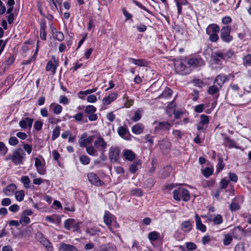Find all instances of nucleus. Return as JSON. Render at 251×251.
<instances>
[{
	"label": "nucleus",
	"mask_w": 251,
	"mask_h": 251,
	"mask_svg": "<svg viewBox=\"0 0 251 251\" xmlns=\"http://www.w3.org/2000/svg\"><path fill=\"white\" fill-rule=\"evenodd\" d=\"M186 58L176 60L175 61V71L177 74L181 75H186L190 74L192 69L190 67L187 66Z\"/></svg>",
	"instance_id": "1"
},
{
	"label": "nucleus",
	"mask_w": 251,
	"mask_h": 251,
	"mask_svg": "<svg viewBox=\"0 0 251 251\" xmlns=\"http://www.w3.org/2000/svg\"><path fill=\"white\" fill-rule=\"evenodd\" d=\"M174 199L177 201H180L181 199L184 201H188L190 199L189 191L183 188L179 187L173 191Z\"/></svg>",
	"instance_id": "2"
},
{
	"label": "nucleus",
	"mask_w": 251,
	"mask_h": 251,
	"mask_svg": "<svg viewBox=\"0 0 251 251\" xmlns=\"http://www.w3.org/2000/svg\"><path fill=\"white\" fill-rule=\"evenodd\" d=\"M25 155V153L23 149L18 148L13 151L12 155L9 159L12 161L15 165H21L23 163V160Z\"/></svg>",
	"instance_id": "3"
},
{
	"label": "nucleus",
	"mask_w": 251,
	"mask_h": 251,
	"mask_svg": "<svg viewBox=\"0 0 251 251\" xmlns=\"http://www.w3.org/2000/svg\"><path fill=\"white\" fill-rule=\"evenodd\" d=\"M220 37L222 40L226 43H229L233 40L232 36L230 35L231 27L228 25L223 26L220 30Z\"/></svg>",
	"instance_id": "4"
},
{
	"label": "nucleus",
	"mask_w": 251,
	"mask_h": 251,
	"mask_svg": "<svg viewBox=\"0 0 251 251\" xmlns=\"http://www.w3.org/2000/svg\"><path fill=\"white\" fill-rule=\"evenodd\" d=\"M154 125H155L154 128L155 133L168 131L172 126V125L168 122H155Z\"/></svg>",
	"instance_id": "5"
},
{
	"label": "nucleus",
	"mask_w": 251,
	"mask_h": 251,
	"mask_svg": "<svg viewBox=\"0 0 251 251\" xmlns=\"http://www.w3.org/2000/svg\"><path fill=\"white\" fill-rule=\"evenodd\" d=\"M120 149L117 147H111L109 149V158L111 162L113 163L118 162L120 156Z\"/></svg>",
	"instance_id": "6"
},
{
	"label": "nucleus",
	"mask_w": 251,
	"mask_h": 251,
	"mask_svg": "<svg viewBox=\"0 0 251 251\" xmlns=\"http://www.w3.org/2000/svg\"><path fill=\"white\" fill-rule=\"evenodd\" d=\"M87 177L90 183L97 186H101L104 182L101 180L99 177L94 173H90L87 174Z\"/></svg>",
	"instance_id": "7"
},
{
	"label": "nucleus",
	"mask_w": 251,
	"mask_h": 251,
	"mask_svg": "<svg viewBox=\"0 0 251 251\" xmlns=\"http://www.w3.org/2000/svg\"><path fill=\"white\" fill-rule=\"evenodd\" d=\"M96 110V108L92 105H89L86 107L85 112L88 115L89 121H95L97 120V115L95 113Z\"/></svg>",
	"instance_id": "8"
},
{
	"label": "nucleus",
	"mask_w": 251,
	"mask_h": 251,
	"mask_svg": "<svg viewBox=\"0 0 251 251\" xmlns=\"http://www.w3.org/2000/svg\"><path fill=\"white\" fill-rule=\"evenodd\" d=\"M36 237L42 244L49 251H51L52 246L51 243L44 236V234L40 232L36 234Z\"/></svg>",
	"instance_id": "9"
},
{
	"label": "nucleus",
	"mask_w": 251,
	"mask_h": 251,
	"mask_svg": "<svg viewBox=\"0 0 251 251\" xmlns=\"http://www.w3.org/2000/svg\"><path fill=\"white\" fill-rule=\"evenodd\" d=\"M186 62L189 67L191 68V66L193 67H197L198 66H201L204 65V60L201 58H190L186 59Z\"/></svg>",
	"instance_id": "10"
},
{
	"label": "nucleus",
	"mask_w": 251,
	"mask_h": 251,
	"mask_svg": "<svg viewBox=\"0 0 251 251\" xmlns=\"http://www.w3.org/2000/svg\"><path fill=\"white\" fill-rule=\"evenodd\" d=\"M159 146L163 154H167L170 151L171 143L169 140H162L160 141Z\"/></svg>",
	"instance_id": "11"
},
{
	"label": "nucleus",
	"mask_w": 251,
	"mask_h": 251,
	"mask_svg": "<svg viewBox=\"0 0 251 251\" xmlns=\"http://www.w3.org/2000/svg\"><path fill=\"white\" fill-rule=\"evenodd\" d=\"M232 235L236 239H242L245 237L244 229L240 226L235 227L232 230Z\"/></svg>",
	"instance_id": "12"
},
{
	"label": "nucleus",
	"mask_w": 251,
	"mask_h": 251,
	"mask_svg": "<svg viewBox=\"0 0 251 251\" xmlns=\"http://www.w3.org/2000/svg\"><path fill=\"white\" fill-rule=\"evenodd\" d=\"M228 79L229 78H227L225 75L221 74L216 77L214 81V84L221 88L225 81Z\"/></svg>",
	"instance_id": "13"
},
{
	"label": "nucleus",
	"mask_w": 251,
	"mask_h": 251,
	"mask_svg": "<svg viewBox=\"0 0 251 251\" xmlns=\"http://www.w3.org/2000/svg\"><path fill=\"white\" fill-rule=\"evenodd\" d=\"M33 120L30 118H25V119L21 120L19 122L20 126L24 129H25L28 126L31 128L32 125Z\"/></svg>",
	"instance_id": "14"
},
{
	"label": "nucleus",
	"mask_w": 251,
	"mask_h": 251,
	"mask_svg": "<svg viewBox=\"0 0 251 251\" xmlns=\"http://www.w3.org/2000/svg\"><path fill=\"white\" fill-rule=\"evenodd\" d=\"M111 216L112 215L109 212H105L103 217V221L104 223L107 226L108 228L113 232V229L111 226L112 223Z\"/></svg>",
	"instance_id": "15"
},
{
	"label": "nucleus",
	"mask_w": 251,
	"mask_h": 251,
	"mask_svg": "<svg viewBox=\"0 0 251 251\" xmlns=\"http://www.w3.org/2000/svg\"><path fill=\"white\" fill-rule=\"evenodd\" d=\"M117 94L116 93H111L107 97H104L102 100V103L104 105H107L111 102L113 101L117 98Z\"/></svg>",
	"instance_id": "16"
},
{
	"label": "nucleus",
	"mask_w": 251,
	"mask_h": 251,
	"mask_svg": "<svg viewBox=\"0 0 251 251\" xmlns=\"http://www.w3.org/2000/svg\"><path fill=\"white\" fill-rule=\"evenodd\" d=\"M195 219L197 229L202 232H205L206 230V227L204 224L202 223L200 217L197 214L195 215Z\"/></svg>",
	"instance_id": "17"
},
{
	"label": "nucleus",
	"mask_w": 251,
	"mask_h": 251,
	"mask_svg": "<svg viewBox=\"0 0 251 251\" xmlns=\"http://www.w3.org/2000/svg\"><path fill=\"white\" fill-rule=\"evenodd\" d=\"M123 155L125 159L129 161H132L135 158V154L129 150H124L123 151Z\"/></svg>",
	"instance_id": "18"
},
{
	"label": "nucleus",
	"mask_w": 251,
	"mask_h": 251,
	"mask_svg": "<svg viewBox=\"0 0 251 251\" xmlns=\"http://www.w3.org/2000/svg\"><path fill=\"white\" fill-rule=\"evenodd\" d=\"M220 27L218 25L212 24L209 25L206 29V34L219 33L220 31Z\"/></svg>",
	"instance_id": "19"
},
{
	"label": "nucleus",
	"mask_w": 251,
	"mask_h": 251,
	"mask_svg": "<svg viewBox=\"0 0 251 251\" xmlns=\"http://www.w3.org/2000/svg\"><path fill=\"white\" fill-rule=\"evenodd\" d=\"M94 144L96 148H99L100 147V149L102 150H104L106 148L107 145L106 143L101 137H98L97 139L95 141Z\"/></svg>",
	"instance_id": "20"
},
{
	"label": "nucleus",
	"mask_w": 251,
	"mask_h": 251,
	"mask_svg": "<svg viewBox=\"0 0 251 251\" xmlns=\"http://www.w3.org/2000/svg\"><path fill=\"white\" fill-rule=\"evenodd\" d=\"M16 189V185L14 184H11L3 190V192L5 195L10 196L13 195Z\"/></svg>",
	"instance_id": "21"
},
{
	"label": "nucleus",
	"mask_w": 251,
	"mask_h": 251,
	"mask_svg": "<svg viewBox=\"0 0 251 251\" xmlns=\"http://www.w3.org/2000/svg\"><path fill=\"white\" fill-rule=\"evenodd\" d=\"M46 23L45 21H42L40 24V37L41 39L43 40H46L47 37V33H46Z\"/></svg>",
	"instance_id": "22"
},
{
	"label": "nucleus",
	"mask_w": 251,
	"mask_h": 251,
	"mask_svg": "<svg viewBox=\"0 0 251 251\" xmlns=\"http://www.w3.org/2000/svg\"><path fill=\"white\" fill-rule=\"evenodd\" d=\"M211 58L216 64H218L221 59L223 60L224 59L223 52L219 51L215 52L212 55Z\"/></svg>",
	"instance_id": "23"
},
{
	"label": "nucleus",
	"mask_w": 251,
	"mask_h": 251,
	"mask_svg": "<svg viewBox=\"0 0 251 251\" xmlns=\"http://www.w3.org/2000/svg\"><path fill=\"white\" fill-rule=\"evenodd\" d=\"M60 250L62 251H77V250L75 246L64 243L61 244Z\"/></svg>",
	"instance_id": "24"
},
{
	"label": "nucleus",
	"mask_w": 251,
	"mask_h": 251,
	"mask_svg": "<svg viewBox=\"0 0 251 251\" xmlns=\"http://www.w3.org/2000/svg\"><path fill=\"white\" fill-rule=\"evenodd\" d=\"M172 171V168L170 166L164 167L159 173L160 177L161 178H165L170 175Z\"/></svg>",
	"instance_id": "25"
},
{
	"label": "nucleus",
	"mask_w": 251,
	"mask_h": 251,
	"mask_svg": "<svg viewBox=\"0 0 251 251\" xmlns=\"http://www.w3.org/2000/svg\"><path fill=\"white\" fill-rule=\"evenodd\" d=\"M141 166V161L139 160L132 163L129 167V171L132 174H134Z\"/></svg>",
	"instance_id": "26"
},
{
	"label": "nucleus",
	"mask_w": 251,
	"mask_h": 251,
	"mask_svg": "<svg viewBox=\"0 0 251 251\" xmlns=\"http://www.w3.org/2000/svg\"><path fill=\"white\" fill-rule=\"evenodd\" d=\"M130 61L134 64L135 65H138L140 67L146 66L148 64L147 62L143 59H136L132 58H129Z\"/></svg>",
	"instance_id": "27"
},
{
	"label": "nucleus",
	"mask_w": 251,
	"mask_h": 251,
	"mask_svg": "<svg viewBox=\"0 0 251 251\" xmlns=\"http://www.w3.org/2000/svg\"><path fill=\"white\" fill-rule=\"evenodd\" d=\"M15 58L13 55H11L10 57L2 63V65L4 67V69H8L15 61Z\"/></svg>",
	"instance_id": "28"
},
{
	"label": "nucleus",
	"mask_w": 251,
	"mask_h": 251,
	"mask_svg": "<svg viewBox=\"0 0 251 251\" xmlns=\"http://www.w3.org/2000/svg\"><path fill=\"white\" fill-rule=\"evenodd\" d=\"M144 130V126L142 124H138L132 127V131L136 134H141Z\"/></svg>",
	"instance_id": "29"
},
{
	"label": "nucleus",
	"mask_w": 251,
	"mask_h": 251,
	"mask_svg": "<svg viewBox=\"0 0 251 251\" xmlns=\"http://www.w3.org/2000/svg\"><path fill=\"white\" fill-rule=\"evenodd\" d=\"M224 144L226 146H227L229 148L236 147V142L233 140L226 136L224 138Z\"/></svg>",
	"instance_id": "30"
},
{
	"label": "nucleus",
	"mask_w": 251,
	"mask_h": 251,
	"mask_svg": "<svg viewBox=\"0 0 251 251\" xmlns=\"http://www.w3.org/2000/svg\"><path fill=\"white\" fill-rule=\"evenodd\" d=\"M181 226L182 229L185 232H189L192 229V225L189 220L182 222Z\"/></svg>",
	"instance_id": "31"
},
{
	"label": "nucleus",
	"mask_w": 251,
	"mask_h": 251,
	"mask_svg": "<svg viewBox=\"0 0 251 251\" xmlns=\"http://www.w3.org/2000/svg\"><path fill=\"white\" fill-rule=\"evenodd\" d=\"M57 66L54 64L51 61H49L46 67L47 71H51L53 74L56 72Z\"/></svg>",
	"instance_id": "32"
},
{
	"label": "nucleus",
	"mask_w": 251,
	"mask_h": 251,
	"mask_svg": "<svg viewBox=\"0 0 251 251\" xmlns=\"http://www.w3.org/2000/svg\"><path fill=\"white\" fill-rule=\"evenodd\" d=\"M21 182L23 183L26 189L30 187V180L28 176H25L21 177Z\"/></svg>",
	"instance_id": "33"
},
{
	"label": "nucleus",
	"mask_w": 251,
	"mask_h": 251,
	"mask_svg": "<svg viewBox=\"0 0 251 251\" xmlns=\"http://www.w3.org/2000/svg\"><path fill=\"white\" fill-rule=\"evenodd\" d=\"M100 251H117V250L114 245H102L100 248Z\"/></svg>",
	"instance_id": "34"
},
{
	"label": "nucleus",
	"mask_w": 251,
	"mask_h": 251,
	"mask_svg": "<svg viewBox=\"0 0 251 251\" xmlns=\"http://www.w3.org/2000/svg\"><path fill=\"white\" fill-rule=\"evenodd\" d=\"M92 139V137L89 136L88 138L80 141L79 143V146L82 148L86 147L87 145L91 144Z\"/></svg>",
	"instance_id": "35"
},
{
	"label": "nucleus",
	"mask_w": 251,
	"mask_h": 251,
	"mask_svg": "<svg viewBox=\"0 0 251 251\" xmlns=\"http://www.w3.org/2000/svg\"><path fill=\"white\" fill-rule=\"evenodd\" d=\"M35 166L36 167L37 171L40 174H43L44 173V171L41 170V168H42V162L41 160L37 157L35 158Z\"/></svg>",
	"instance_id": "36"
},
{
	"label": "nucleus",
	"mask_w": 251,
	"mask_h": 251,
	"mask_svg": "<svg viewBox=\"0 0 251 251\" xmlns=\"http://www.w3.org/2000/svg\"><path fill=\"white\" fill-rule=\"evenodd\" d=\"M220 89L221 88L219 87L214 84L213 85L209 87L208 89V93L210 95H213L218 93Z\"/></svg>",
	"instance_id": "37"
},
{
	"label": "nucleus",
	"mask_w": 251,
	"mask_h": 251,
	"mask_svg": "<svg viewBox=\"0 0 251 251\" xmlns=\"http://www.w3.org/2000/svg\"><path fill=\"white\" fill-rule=\"evenodd\" d=\"M60 128H61L59 126H57L53 129L52 134V136H51V139L52 140H54L58 137H59V136L60 135Z\"/></svg>",
	"instance_id": "38"
},
{
	"label": "nucleus",
	"mask_w": 251,
	"mask_h": 251,
	"mask_svg": "<svg viewBox=\"0 0 251 251\" xmlns=\"http://www.w3.org/2000/svg\"><path fill=\"white\" fill-rule=\"evenodd\" d=\"M75 223V220L74 219H67L64 223V227L68 230H70L71 227L73 226Z\"/></svg>",
	"instance_id": "39"
},
{
	"label": "nucleus",
	"mask_w": 251,
	"mask_h": 251,
	"mask_svg": "<svg viewBox=\"0 0 251 251\" xmlns=\"http://www.w3.org/2000/svg\"><path fill=\"white\" fill-rule=\"evenodd\" d=\"M160 236V234L157 231H154L151 232L148 235V238L151 241H156L158 237Z\"/></svg>",
	"instance_id": "40"
},
{
	"label": "nucleus",
	"mask_w": 251,
	"mask_h": 251,
	"mask_svg": "<svg viewBox=\"0 0 251 251\" xmlns=\"http://www.w3.org/2000/svg\"><path fill=\"white\" fill-rule=\"evenodd\" d=\"M128 129L127 127L126 126H120L118 128V133L120 136L121 137H124L125 135L127 134L128 132Z\"/></svg>",
	"instance_id": "41"
},
{
	"label": "nucleus",
	"mask_w": 251,
	"mask_h": 251,
	"mask_svg": "<svg viewBox=\"0 0 251 251\" xmlns=\"http://www.w3.org/2000/svg\"><path fill=\"white\" fill-rule=\"evenodd\" d=\"M243 63L244 66H251V54H248L245 56L243 59Z\"/></svg>",
	"instance_id": "42"
},
{
	"label": "nucleus",
	"mask_w": 251,
	"mask_h": 251,
	"mask_svg": "<svg viewBox=\"0 0 251 251\" xmlns=\"http://www.w3.org/2000/svg\"><path fill=\"white\" fill-rule=\"evenodd\" d=\"M30 222V220L29 217L27 216H25V215H23L22 214L21 217L20 218L19 222L20 224L23 225V226H26Z\"/></svg>",
	"instance_id": "43"
},
{
	"label": "nucleus",
	"mask_w": 251,
	"mask_h": 251,
	"mask_svg": "<svg viewBox=\"0 0 251 251\" xmlns=\"http://www.w3.org/2000/svg\"><path fill=\"white\" fill-rule=\"evenodd\" d=\"M86 232L91 236H95L100 232V229L98 228L91 227L87 229Z\"/></svg>",
	"instance_id": "44"
},
{
	"label": "nucleus",
	"mask_w": 251,
	"mask_h": 251,
	"mask_svg": "<svg viewBox=\"0 0 251 251\" xmlns=\"http://www.w3.org/2000/svg\"><path fill=\"white\" fill-rule=\"evenodd\" d=\"M173 91L169 88H166L162 93L159 96V98L169 97L172 95Z\"/></svg>",
	"instance_id": "45"
},
{
	"label": "nucleus",
	"mask_w": 251,
	"mask_h": 251,
	"mask_svg": "<svg viewBox=\"0 0 251 251\" xmlns=\"http://www.w3.org/2000/svg\"><path fill=\"white\" fill-rule=\"evenodd\" d=\"M232 240V236L229 234H226L224 236L223 244L225 246H228L231 243Z\"/></svg>",
	"instance_id": "46"
},
{
	"label": "nucleus",
	"mask_w": 251,
	"mask_h": 251,
	"mask_svg": "<svg viewBox=\"0 0 251 251\" xmlns=\"http://www.w3.org/2000/svg\"><path fill=\"white\" fill-rule=\"evenodd\" d=\"M15 195L16 200L21 201L24 200L25 197L24 192L23 190L17 191L15 193Z\"/></svg>",
	"instance_id": "47"
},
{
	"label": "nucleus",
	"mask_w": 251,
	"mask_h": 251,
	"mask_svg": "<svg viewBox=\"0 0 251 251\" xmlns=\"http://www.w3.org/2000/svg\"><path fill=\"white\" fill-rule=\"evenodd\" d=\"M130 194L131 196H141L143 195V192L141 189H133L130 190Z\"/></svg>",
	"instance_id": "48"
},
{
	"label": "nucleus",
	"mask_w": 251,
	"mask_h": 251,
	"mask_svg": "<svg viewBox=\"0 0 251 251\" xmlns=\"http://www.w3.org/2000/svg\"><path fill=\"white\" fill-rule=\"evenodd\" d=\"M86 152L88 154L92 156L97 155V151L95 150L94 147L92 146H90L86 147Z\"/></svg>",
	"instance_id": "49"
},
{
	"label": "nucleus",
	"mask_w": 251,
	"mask_h": 251,
	"mask_svg": "<svg viewBox=\"0 0 251 251\" xmlns=\"http://www.w3.org/2000/svg\"><path fill=\"white\" fill-rule=\"evenodd\" d=\"M79 161L83 165H88L90 163V159L87 155H82L80 157Z\"/></svg>",
	"instance_id": "50"
},
{
	"label": "nucleus",
	"mask_w": 251,
	"mask_h": 251,
	"mask_svg": "<svg viewBox=\"0 0 251 251\" xmlns=\"http://www.w3.org/2000/svg\"><path fill=\"white\" fill-rule=\"evenodd\" d=\"M46 220L50 223H55V219L60 220V217L59 216L56 215H53L52 216H47L45 218Z\"/></svg>",
	"instance_id": "51"
},
{
	"label": "nucleus",
	"mask_w": 251,
	"mask_h": 251,
	"mask_svg": "<svg viewBox=\"0 0 251 251\" xmlns=\"http://www.w3.org/2000/svg\"><path fill=\"white\" fill-rule=\"evenodd\" d=\"M213 170L209 167H206L202 171V174L203 176L206 177H208L211 176L213 174Z\"/></svg>",
	"instance_id": "52"
},
{
	"label": "nucleus",
	"mask_w": 251,
	"mask_h": 251,
	"mask_svg": "<svg viewBox=\"0 0 251 251\" xmlns=\"http://www.w3.org/2000/svg\"><path fill=\"white\" fill-rule=\"evenodd\" d=\"M225 167V164L223 162V159L219 158L218 159V163L217 166V171L220 172Z\"/></svg>",
	"instance_id": "53"
},
{
	"label": "nucleus",
	"mask_w": 251,
	"mask_h": 251,
	"mask_svg": "<svg viewBox=\"0 0 251 251\" xmlns=\"http://www.w3.org/2000/svg\"><path fill=\"white\" fill-rule=\"evenodd\" d=\"M62 107L58 104H55L53 108V112L55 114L58 115L60 114L62 112Z\"/></svg>",
	"instance_id": "54"
},
{
	"label": "nucleus",
	"mask_w": 251,
	"mask_h": 251,
	"mask_svg": "<svg viewBox=\"0 0 251 251\" xmlns=\"http://www.w3.org/2000/svg\"><path fill=\"white\" fill-rule=\"evenodd\" d=\"M218 33L207 34L209 35V39L211 42H216L219 40V36L218 35Z\"/></svg>",
	"instance_id": "55"
},
{
	"label": "nucleus",
	"mask_w": 251,
	"mask_h": 251,
	"mask_svg": "<svg viewBox=\"0 0 251 251\" xmlns=\"http://www.w3.org/2000/svg\"><path fill=\"white\" fill-rule=\"evenodd\" d=\"M141 118V111L138 109L135 112L134 116L132 117V120L134 122H137Z\"/></svg>",
	"instance_id": "56"
},
{
	"label": "nucleus",
	"mask_w": 251,
	"mask_h": 251,
	"mask_svg": "<svg viewBox=\"0 0 251 251\" xmlns=\"http://www.w3.org/2000/svg\"><path fill=\"white\" fill-rule=\"evenodd\" d=\"M216 225H220L223 222V218L221 215L218 214L213 220Z\"/></svg>",
	"instance_id": "57"
},
{
	"label": "nucleus",
	"mask_w": 251,
	"mask_h": 251,
	"mask_svg": "<svg viewBox=\"0 0 251 251\" xmlns=\"http://www.w3.org/2000/svg\"><path fill=\"white\" fill-rule=\"evenodd\" d=\"M43 122L41 121H37L34 124V128L37 131L40 130L43 126Z\"/></svg>",
	"instance_id": "58"
},
{
	"label": "nucleus",
	"mask_w": 251,
	"mask_h": 251,
	"mask_svg": "<svg viewBox=\"0 0 251 251\" xmlns=\"http://www.w3.org/2000/svg\"><path fill=\"white\" fill-rule=\"evenodd\" d=\"M201 122L203 125H207L209 123L208 116L205 115H201L200 116Z\"/></svg>",
	"instance_id": "59"
},
{
	"label": "nucleus",
	"mask_w": 251,
	"mask_h": 251,
	"mask_svg": "<svg viewBox=\"0 0 251 251\" xmlns=\"http://www.w3.org/2000/svg\"><path fill=\"white\" fill-rule=\"evenodd\" d=\"M55 37L59 41H62L64 39V35L62 32L57 31L55 33Z\"/></svg>",
	"instance_id": "60"
},
{
	"label": "nucleus",
	"mask_w": 251,
	"mask_h": 251,
	"mask_svg": "<svg viewBox=\"0 0 251 251\" xmlns=\"http://www.w3.org/2000/svg\"><path fill=\"white\" fill-rule=\"evenodd\" d=\"M173 134L177 139H181L183 135L182 133L179 130H174L173 132Z\"/></svg>",
	"instance_id": "61"
},
{
	"label": "nucleus",
	"mask_w": 251,
	"mask_h": 251,
	"mask_svg": "<svg viewBox=\"0 0 251 251\" xmlns=\"http://www.w3.org/2000/svg\"><path fill=\"white\" fill-rule=\"evenodd\" d=\"M18 140L16 137H11L9 139L8 143L11 146H14L18 144Z\"/></svg>",
	"instance_id": "62"
},
{
	"label": "nucleus",
	"mask_w": 251,
	"mask_h": 251,
	"mask_svg": "<svg viewBox=\"0 0 251 251\" xmlns=\"http://www.w3.org/2000/svg\"><path fill=\"white\" fill-rule=\"evenodd\" d=\"M186 248L189 250H194L197 249V245L193 242H188L186 244Z\"/></svg>",
	"instance_id": "63"
},
{
	"label": "nucleus",
	"mask_w": 251,
	"mask_h": 251,
	"mask_svg": "<svg viewBox=\"0 0 251 251\" xmlns=\"http://www.w3.org/2000/svg\"><path fill=\"white\" fill-rule=\"evenodd\" d=\"M234 251H245V247L243 244L239 243L235 247Z\"/></svg>",
	"instance_id": "64"
}]
</instances>
